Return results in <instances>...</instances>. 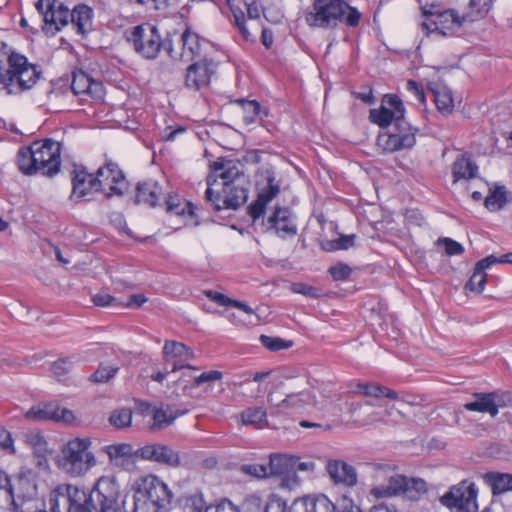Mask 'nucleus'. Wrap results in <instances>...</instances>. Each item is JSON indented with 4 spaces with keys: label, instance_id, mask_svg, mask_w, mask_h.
<instances>
[{
    "label": "nucleus",
    "instance_id": "4",
    "mask_svg": "<svg viewBox=\"0 0 512 512\" xmlns=\"http://www.w3.org/2000/svg\"><path fill=\"white\" fill-rule=\"evenodd\" d=\"M360 18L359 11L345 0H315L313 12L307 15L306 20L311 26L334 28L340 23L355 27Z\"/></svg>",
    "mask_w": 512,
    "mask_h": 512
},
{
    "label": "nucleus",
    "instance_id": "38",
    "mask_svg": "<svg viewBox=\"0 0 512 512\" xmlns=\"http://www.w3.org/2000/svg\"><path fill=\"white\" fill-rule=\"evenodd\" d=\"M181 58L190 60L199 56L202 51V42L198 34L187 29L181 36Z\"/></svg>",
    "mask_w": 512,
    "mask_h": 512
},
{
    "label": "nucleus",
    "instance_id": "58",
    "mask_svg": "<svg viewBox=\"0 0 512 512\" xmlns=\"http://www.w3.org/2000/svg\"><path fill=\"white\" fill-rule=\"evenodd\" d=\"M316 464L313 461H301L298 456L291 455V469L305 473H314Z\"/></svg>",
    "mask_w": 512,
    "mask_h": 512
},
{
    "label": "nucleus",
    "instance_id": "39",
    "mask_svg": "<svg viewBox=\"0 0 512 512\" xmlns=\"http://www.w3.org/2000/svg\"><path fill=\"white\" fill-rule=\"evenodd\" d=\"M430 90L438 110L444 114L450 113L454 107L451 90L441 84H435Z\"/></svg>",
    "mask_w": 512,
    "mask_h": 512
},
{
    "label": "nucleus",
    "instance_id": "42",
    "mask_svg": "<svg viewBox=\"0 0 512 512\" xmlns=\"http://www.w3.org/2000/svg\"><path fill=\"white\" fill-rule=\"evenodd\" d=\"M242 424L262 429L268 425L267 413L262 407L247 408L241 413Z\"/></svg>",
    "mask_w": 512,
    "mask_h": 512
},
{
    "label": "nucleus",
    "instance_id": "40",
    "mask_svg": "<svg viewBox=\"0 0 512 512\" xmlns=\"http://www.w3.org/2000/svg\"><path fill=\"white\" fill-rule=\"evenodd\" d=\"M269 477H280L291 469V454L274 453L267 463Z\"/></svg>",
    "mask_w": 512,
    "mask_h": 512
},
{
    "label": "nucleus",
    "instance_id": "47",
    "mask_svg": "<svg viewBox=\"0 0 512 512\" xmlns=\"http://www.w3.org/2000/svg\"><path fill=\"white\" fill-rule=\"evenodd\" d=\"M355 235H343L335 240H326L322 242V248L326 251L346 250L354 246Z\"/></svg>",
    "mask_w": 512,
    "mask_h": 512
},
{
    "label": "nucleus",
    "instance_id": "64",
    "mask_svg": "<svg viewBox=\"0 0 512 512\" xmlns=\"http://www.w3.org/2000/svg\"><path fill=\"white\" fill-rule=\"evenodd\" d=\"M71 363L68 359H59L52 364V372L55 376H64L70 369Z\"/></svg>",
    "mask_w": 512,
    "mask_h": 512
},
{
    "label": "nucleus",
    "instance_id": "32",
    "mask_svg": "<svg viewBox=\"0 0 512 512\" xmlns=\"http://www.w3.org/2000/svg\"><path fill=\"white\" fill-rule=\"evenodd\" d=\"M351 389L353 393L364 395L367 397H386L390 399H398V394L396 391L376 383L356 382L354 385H352Z\"/></svg>",
    "mask_w": 512,
    "mask_h": 512
},
{
    "label": "nucleus",
    "instance_id": "63",
    "mask_svg": "<svg viewBox=\"0 0 512 512\" xmlns=\"http://www.w3.org/2000/svg\"><path fill=\"white\" fill-rule=\"evenodd\" d=\"M261 342L270 350H281L289 347V345H287L281 338H273L263 335L261 336Z\"/></svg>",
    "mask_w": 512,
    "mask_h": 512
},
{
    "label": "nucleus",
    "instance_id": "31",
    "mask_svg": "<svg viewBox=\"0 0 512 512\" xmlns=\"http://www.w3.org/2000/svg\"><path fill=\"white\" fill-rule=\"evenodd\" d=\"M163 195V189L158 182L147 180L137 186L136 201L139 204H145L154 207Z\"/></svg>",
    "mask_w": 512,
    "mask_h": 512
},
{
    "label": "nucleus",
    "instance_id": "17",
    "mask_svg": "<svg viewBox=\"0 0 512 512\" xmlns=\"http://www.w3.org/2000/svg\"><path fill=\"white\" fill-rule=\"evenodd\" d=\"M87 500L85 491L72 484H60L50 494V512H69L72 506Z\"/></svg>",
    "mask_w": 512,
    "mask_h": 512
},
{
    "label": "nucleus",
    "instance_id": "28",
    "mask_svg": "<svg viewBox=\"0 0 512 512\" xmlns=\"http://www.w3.org/2000/svg\"><path fill=\"white\" fill-rule=\"evenodd\" d=\"M506 397L499 393H478L473 401L464 405L469 411L488 413L492 417L498 414L500 407L506 404Z\"/></svg>",
    "mask_w": 512,
    "mask_h": 512
},
{
    "label": "nucleus",
    "instance_id": "23",
    "mask_svg": "<svg viewBox=\"0 0 512 512\" xmlns=\"http://www.w3.org/2000/svg\"><path fill=\"white\" fill-rule=\"evenodd\" d=\"M23 442L32 451L35 466L43 471L49 470L50 449L44 434L39 430L28 431L23 434Z\"/></svg>",
    "mask_w": 512,
    "mask_h": 512
},
{
    "label": "nucleus",
    "instance_id": "10",
    "mask_svg": "<svg viewBox=\"0 0 512 512\" xmlns=\"http://www.w3.org/2000/svg\"><path fill=\"white\" fill-rule=\"evenodd\" d=\"M128 40L133 44L135 51L147 59L155 58L162 46L158 29L149 23L133 27Z\"/></svg>",
    "mask_w": 512,
    "mask_h": 512
},
{
    "label": "nucleus",
    "instance_id": "7",
    "mask_svg": "<svg viewBox=\"0 0 512 512\" xmlns=\"http://www.w3.org/2000/svg\"><path fill=\"white\" fill-rule=\"evenodd\" d=\"M478 489L475 483L464 480L452 486L440 497V503L450 512H477Z\"/></svg>",
    "mask_w": 512,
    "mask_h": 512
},
{
    "label": "nucleus",
    "instance_id": "60",
    "mask_svg": "<svg viewBox=\"0 0 512 512\" xmlns=\"http://www.w3.org/2000/svg\"><path fill=\"white\" fill-rule=\"evenodd\" d=\"M329 272L334 280L342 281L349 278L351 268L343 263H338L329 269Z\"/></svg>",
    "mask_w": 512,
    "mask_h": 512
},
{
    "label": "nucleus",
    "instance_id": "30",
    "mask_svg": "<svg viewBox=\"0 0 512 512\" xmlns=\"http://www.w3.org/2000/svg\"><path fill=\"white\" fill-rule=\"evenodd\" d=\"M94 191H98L94 175L84 169L76 170L73 177L71 198L81 200Z\"/></svg>",
    "mask_w": 512,
    "mask_h": 512
},
{
    "label": "nucleus",
    "instance_id": "3",
    "mask_svg": "<svg viewBox=\"0 0 512 512\" xmlns=\"http://www.w3.org/2000/svg\"><path fill=\"white\" fill-rule=\"evenodd\" d=\"M90 437H72L59 447L54 458L57 469L69 478H83L96 465L97 458L91 450Z\"/></svg>",
    "mask_w": 512,
    "mask_h": 512
},
{
    "label": "nucleus",
    "instance_id": "41",
    "mask_svg": "<svg viewBox=\"0 0 512 512\" xmlns=\"http://www.w3.org/2000/svg\"><path fill=\"white\" fill-rule=\"evenodd\" d=\"M312 404V397L308 392L289 394L276 405L277 411L282 412L289 409H301L306 405Z\"/></svg>",
    "mask_w": 512,
    "mask_h": 512
},
{
    "label": "nucleus",
    "instance_id": "45",
    "mask_svg": "<svg viewBox=\"0 0 512 512\" xmlns=\"http://www.w3.org/2000/svg\"><path fill=\"white\" fill-rule=\"evenodd\" d=\"M507 202V194L504 186H493L485 198L484 204L489 211L500 210Z\"/></svg>",
    "mask_w": 512,
    "mask_h": 512
},
{
    "label": "nucleus",
    "instance_id": "13",
    "mask_svg": "<svg viewBox=\"0 0 512 512\" xmlns=\"http://www.w3.org/2000/svg\"><path fill=\"white\" fill-rule=\"evenodd\" d=\"M416 143L415 130L405 121L397 123L393 131L381 133L377 138L378 147L385 153L409 149Z\"/></svg>",
    "mask_w": 512,
    "mask_h": 512
},
{
    "label": "nucleus",
    "instance_id": "21",
    "mask_svg": "<svg viewBox=\"0 0 512 512\" xmlns=\"http://www.w3.org/2000/svg\"><path fill=\"white\" fill-rule=\"evenodd\" d=\"M263 225L267 232L274 233L281 238H290L297 233L296 224L290 211L286 208H275Z\"/></svg>",
    "mask_w": 512,
    "mask_h": 512
},
{
    "label": "nucleus",
    "instance_id": "48",
    "mask_svg": "<svg viewBox=\"0 0 512 512\" xmlns=\"http://www.w3.org/2000/svg\"><path fill=\"white\" fill-rule=\"evenodd\" d=\"M134 500V508L133 512H168L169 508L155 503L152 500H148L147 498H139L133 496Z\"/></svg>",
    "mask_w": 512,
    "mask_h": 512
},
{
    "label": "nucleus",
    "instance_id": "62",
    "mask_svg": "<svg viewBox=\"0 0 512 512\" xmlns=\"http://www.w3.org/2000/svg\"><path fill=\"white\" fill-rule=\"evenodd\" d=\"M204 512H240L238 507L229 500H223L216 505H210Z\"/></svg>",
    "mask_w": 512,
    "mask_h": 512
},
{
    "label": "nucleus",
    "instance_id": "55",
    "mask_svg": "<svg viewBox=\"0 0 512 512\" xmlns=\"http://www.w3.org/2000/svg\"><path fill=\"white\" fill-rule=\"evenodd\" d=\"M437 245L443 246L445 253L449 256L461 255L464 252V247L451 238H440Z\"/></svg>",
    "mask_w": 512,
    "mask_h": 512
},
{
    "label": "nucleus",
    "instance_id": "14",
    "mask_svg": "<svg viewBox=\"0 0 512 512\" xmlns=\"http://www.w3.org/2000/svg\"><path fill=\"white\" fill-rule=\"evenodd\" d=\"M35 7L43 16L46 33L53 35L70 22V10L57 0H38Z\"/></svg>",
    "mask_w": 512,
    "mask_h": 512
},
{
    "label": "nucleus",
    "instance_id": "43",
    "mask_svg": "<svg viewBox=\"0 0 512 512\" xmlns=\"http://www.w3.org/2000/svg\"><path fill=\"white\" fill-rule=\"evenodd\" d=\"M238 102L242 106L243 121L247 125L255 123L262 114L268 116V111L262 109L261 105L255 100L241 99Z\"/></svg>",
    "mask_w": 512,
    "mask_h": 512
},
{
    "label": "nucleus",
    "instance_id": "52",
    "mask_svg": "<svg viewBox=\"0 0 512 512\" xmlns=\"http://www.w3.org/2000/svg\"><path fill=\"white\" fill-rule=\"evenodd\" d=\"M486 284V273L482 270H478L475 266L474 272L470 277L468 283L466 284V289L470 291H474L477 293H481Z\"/></svg>",
    "mask_w": 512,
    "mask_h": 512
},
{
    "label": "nucleus",
    "instance_id": "46",
    "mask_svg": "<svg viewBox=\"0 0 512 512\" xmlns=\"http://www.w3.org/2000/svg\"><path fill=\"white\" fill-rule=\"evenodd\" d=\"M176 418V415L169 408H154L152 411V419L154 428H163L170 425Z\"/></svg>",
    "mask_w": 512,
    "mask_h": 512
},
{
    "label": "nucleus",
    "instance_id": "25",
    "mask_svg": "<svg viewBox=\"0 0 512 512\" xmlns=\"http://www.w3.org/2000/svg\"><path fill=\"white\" fill-rule=\"evenodd\" d=\"M325 469L334 484L354 487L358 482L356 469L340 459H328Z\"/></svg>",
    "mask_w": 512,
    "mask_h": 512
},
{
    "label": "nucleus",
    "instance_id": "16",
    "mask_svg": "<svg viewBox=\"0 0 512 512\" xmlns=\"http://www.w3.org/2000/svg\"><path fill=\"white\" fill-rule=\"evenodd\" d=\"M405 108L403 102L397 95L387 94L383 97L379 108L371 109L369 119L372 123L385 128L392 122H403Z\"/></svg>",
    "mask_w": 512,
    "mask_h": 512
},
{
    "label": "nucleus",
    "instance_id": "54",
    "mask_svg": "<svg viewBox=\"0 0 512 512\" xmlns=\"http://www.w3.org/2000/svg\"><path fill=\"white\" fill-rule=\"evenodd\" d=\"M301 483V478L293 469H290L287 473L280 476V486L282 488L295 490L301 485Z\"/></svg>",
    "mask_w": 512,
    "mask_h": 512
},
{
    "label": "nucleus",
    "instance_id": "12",
    "mask_svg": "<svg viewBox=\"0 0 512 512\" xmlns=\"http://www.w3.org/2000/svg\"><path fill=\"white\" fill-rule=\"evenodd\" d=\"M24 417L30 421H53L65 425L77 423L74 412L68 408L61 407L56 402H42L33 405L24 413Z\"/></svg>",
    "mask_w": 512,
    "mask_h": 512
},
{
    "label": "nucleus",
    "instance_id": "11",
    "mask_svg": "<svg viewBox=\"0 0 512 512\" xmlns=\"http://www.w3.org/2000/svg\"><path fill=\"white\" fill-rule=\"evenodd\" d=\"M132 490L135 497L147 498L168 508L170 506L172 493L168 486L155 475H146L137 479L132 486Z\"/></svg>",
    "mask_w": 512,
    "mask_h": 512
},
{
    "label": "nucleus",
    "instance_id": "29",
    "mask_svg": "<svg viewBox=\"0 0 512 512\" xmlns=\"http://www.w3.org/2000/svg\"><path fill=\"white\" fill-rule=\"evenodd\" d=\"M242 510L243 512H285V503L275 495L263 500L259 495L253 494L245 498Z\"/></svg>",
    "mask_w": 512,
    "mask_h": 512
},
{
    "label": "nucleus",
    "instance_id": "18",
    "mask_svg": "<svg viewBox=\"0 0 512 512\" xmlns=\"http://www.w3.org/2000/svg\"><path fill=\"white\" fill-rule=\"evenodd\" d=\"M233 15L234 25L237 27L242 37L245 40H251V33L245 26L244 9L247 11L250 19H257L260 17L261 12L267 18L266 13L262 7L258 5L257 0H226Z\"/></svg>",
    "mask_w": 512,
    "mask_h": 512
},
{
    "label": "nucleus",
    "instance_id": "57",
    "mask_svg": "<svg viewBox=\"0 0 512 512\" xmlns=\"http://www.w3.org/2000/svg\"><path fill=\"white\" fill-rule=\"evenodd\" d=\"M241 470L248 475L257 478H269L267 464H246L243 465Z\"/></svg>",
    "mask_w": 512,
    "mask_h": 512
},
{
    "label": "nucleus",
    "instance_id": "61",
    "mask_svg": "<svg viewBox=\"0 0 512 512\" xmlns=\"http://www.w3.org/2000/svg\"><path fill=\"white\" fill-rule=\"evenodd\" d=\"M291 290L294 293L302 294L311 298H317L319 296V290L305 283H294L291 285Z\"/></svg>",
    "mask_w": 512,
    "mask_h": 512
},
{
    "label": "nucleus",
    "instance_id": "56",
    "mask_svg": "<svg viewBox=\"0 0 512 512\" xmlns=\"http://www.w3.org/2000/svg\"><path fill=\"white\" fill-rule=\"evenodd\" d=\"M92 301H93V303L96 306H100V307H106V306L119 307V306H122V302L120 300H118L115 297H112L111 295H109V294H107L105 292H100V293L95 294L92 297Z\"/></svg>",
    "mask_w": 512,
    "mask_h": 512
},
{
    "label": "nucleus",
    "instance_id": "33",
    "mask_svg": "<svg viewBox=\"0 0 512 512\" xmlns=\"http://www.w3.org/2000/svg\"><path fill=\"white\" fill-rule=\"evenodd\" d=\"M93 11L87 5H78L70 12V23L77 33L84 34L91 29Z\"/></svg>",
    "mask_w": 512,
    "mask_h": 512
},
{
    "label": "nucleus",
    "instance_id": "22",
    "mask_svg": "<svg viewBox=\"0 0 512 512\" xmlns=\"http://www.w3.org/2000/svg\"><path fill=\"white\" fill-rule=\"evenodd\" d=\"M216 67L213 61L206 58L191 64L186 71V86L193 90L207 87L216 71Z\"/></svg>",
    "mask_w": 512,
    "mask_h": 512
},
{
    "label": "nucleus",
    "instance_id": "1",
    "mask_svg": "<svg viewBox=\"0 0 512 512\" xmlns=\"http://www.w3.org/2000/svg\"><path fill=\"white\" fill-rule=\"evenodd\" d=\"M212 173L207 177L205 197L215 210L233 209L242 206L248 198V179L239 162L218 159L211 165Z\"/></svg>",
    "mask_w": 512,
    "mask_h": 512
},
{
    "label": "nucleus",
    "instance_id": "59",
    "mask_svg": "<svg viewBox=\"0 0 512 512\" xmlns=\"http://www.w3.org/2000/svg\"><path fill=\"white\" fill-rule=\"evenodd\" d=\"M205 503L201 497L192 496L184 500L183 512H204Z\"/></svg>",
    "mask_w": 512,
    "mask_h": 512
},
{
    "label": "nucleus",
    "instance_id": "26",
    "mask_svg": "<svg viewBox=\"0 0 512 512\" xmlns=\"http://www.w3.org/2000/svg\"><path fill=\"white\" fill-rule=\"evenodd\" d=\"M38 495L37 477L30 468H21L13 483V498L34 500Z\"/></svg>",
    "mask_w": 512,
    "mask_h": 512
},
{
    "label": "nucleus",
    "instance_id": "34",
    "mask_svg": "<svg viewBox=\"0 0 512 512\" xmlns=\"http://www.w3.org/2000/svg\"><path fill=\"white\" fill-rule=\"evenodd\" d=\"M15 505L11 478L5 471L0 470V512H15Z\"/></svg>",
    "mask_w": 512,
    "mask_h": 512
},
{
    "label": "nucleus",
    "instance_id": "9",
    "mask_svg": "<svg viewBox=\"0 0 512 512\" xmlns=\"http://www.w3.org/2000/svg\"><path fill=\"white\" fill-rule=\"evenodd\" d=\"M373 478L376 481L387 478V483L374 485L370 495L380 499L402 495L406 485V476L395 473V467L389 464H374Z\"/></svg>",
    "mask_w": 512,
    "mask_h": 512
},
{
    "label": "nucleus",
    "instance_id": "15",
    "mask_svg": "<svg viewBox=\"0 0 512 512\" xmlns=\"http://www.w3.org/2000/svg\"><path fill=\"white\" fill-rule=\"evenodd\" d=\"M94 177L97 190L107 197L120 196L127 189V181L122 171L114 163H107L100 167Z\"/></svg>",
    "mask_w": 512,
    "mask_h": 512
},
{
    "label": "nucleus",
    "instance_id": "19",
    "mask_svg": "<svg viewBox=\"0 0 512 512\" xmlns=\"http://www.w3.org/2000/svg\"><path fill=\"white\" fill-rule=\"evenodd\" d=\"M162 355L166 364H172V373L186 368L195 370L194 367L189 365V361L194 358V352L181 342L166 341L163 346Z\"/></svg>",
    "mask_w": 512,
    "mask_h": 512
},
{
    "label": "nucleus",
    "instance_id": "37",
    "mask_svg": "<svg viewBox=\"0 0 512 512\" xmlns=\"http://www.w3.org/2000/svg\"><path fill=\"white\" fill-rule=\"evenodd\" d=\"M485 483L491 487L493 494H503L512 491V474L488 472L484 474Z\"/></svg>",
    "mask_w": 512,
    "mask_h": 512
},
{
    "label": "nucleus",
    "instance_id": "2",
    "mask_svg": "<svg viewBox=\"0 0 512 512\" xmlns=\"http://www.w3.org/2000/svg\"><path fill=\"white\" fill-rule=\"evenodd\" d=\"M17 165L25 175L41 174L53 177L61 168V144L52 139L36 141L19 149Z\"/></svg>",
    "mask_w": 512,
    "mask_h": 512
},
{
    "label": "nucleus",
    "instance_id": "44",
    "mask_svg": "<svg viewBox=\"0 0 512 512\" xmlns=\"http://www.w3.org/2000/svg\"><path fill=\"white\" fill-rule=\"evenodd\" d=\"M428 491L427 483L420 478H407L402 495L412 501L419 500Z\"/></svg>",
    "mask_w": 512,
    "mask_h": 512
},
{
    "label": "nucleus",
    "instance_id": "36",
    "mask_svg": "<svg viewBox=\"0 0 512 512\" xmlns=\"http://www.w3.org/2000/svg\"><path fill=\"white\" fill-rule=\"evenodd\" d=\"M477 173L478 166L469 157L461 155L453 163L452 175L454 182L472 179L476 177Z\"/></svg>",
    "mask_w": 512,
    "mask_h": 512
},
{
    "label": "nucleus",
    "instance_id": "49",
    "mask_svg": "<svg viewBox=\"0 0 512 512\" xmlns=\"http://www.w3.org/2000/svg\"><path fill=\"white\" fill-rule=\"evenodd\" d=\"M183 377H188L189 380L192 382V386L196 387L204 383L219 381L223 378V374L218 370H210L207 372H203L198 376H193L190 373H184Z\"/></svg>",
    "mask_w": 512,
    "mask_h": 512
},
{
    "label": "nucleus",
    "instance_id": "20",
    "mask_svg": "<svg viewBox=\"0 0 512 512\" xmlns=\"http://www.w3.org/2000/svg\"><path fill=\"white\" fill-rule=\"evenodd\" d=\"M139 459L152 461L170 467L180 465V456L173 448L160 444L150 443L138 448Z\"/></svg>",
    "mask_w": 512,
    "mask_h": 512
},
{
    "label": "nucleus",
    "instance_id": "8",
    "mask_svg": "<svg viewBox=\"0 0 512 512\" xmlns=\"http://www.w3.org/2000/svg\"><path fill=\"white\" fill-rule=\"evenodd\" d=\"M120 486L115 476H101L90 493L97 512H117Z\"/></svg>",
    "mask_w": 512,
    "mask_h": 512
},
{
    "label": "nucleus",
    "instance_id": "27",
    "mask_svg": "<svg viewBox=\"0 0 512 512\" xmlns=\"http://www.w3.org/2000/svg\"><path fill=\"white\" fill-rule=\"evenodd\" d=\"M72 90L76 95L102 100L105 94L102 82L93 79L83 71L73 73Z\"/></svg>",
    "mask_w": 512,
    "mask_h": 512
},
{
    "label": "nucleus",
    "instance_id": "35",
    "mask_svg": "<svg viewBox=\"0 0 512 512\" xmlns=\"http://www.w3.org/2000/svg\"><path fill=\"white\" fill-rule=\"evenodd\" d=\"M278 192V186L272 184L261 190L256 201L249 207V214L254 222L263 215L267 204L276 197Z\"/></svg>",
    "mask_w": 512,
    "mask_h": 512
},
{
    "label": "nucleus",
    "instance_id": "50",
    "mask_svg": "<svg viewBox=\"0 0 512 512\" xmlns=\"http://www.w3.org/2000/svg\"><path fill=\"white\" fill-rule=\"evenodd\" d=\"M118 371V367L110 364H101L98 369L90 376L94 383H106L112 379Z\"/></svg>",
    "mask_w": 512,
    "mask_h": 512
},
{
    "label": "nucleus",
    "instance_id": "53",
    "mask_svg": "<svg viewBox=\"0 0 512 512\" xmlns=\"http://www.w3.org/2000/svg\"><path fill=\"white\" fill-rule=\"evenodd\" d=\"M0 449L9 455L17 454L14 438L3 425H0Z\"/></svg>",
    "mask_w": 512,
    "mask_h": 512
},
{
    "label": "nucleus",
    "instance_id": "24",
    "mask_svg": "<svg viewBox=\"0 0 512 512\" xmlns=\"http://www.w3.org/2000/svg\"><path fill=\"white\" fill-rule=\"evenodd\" d=\"M102 451L108 456L109 462L118 468L128 470L139 459L138 448L129 443H114L106 445Z\"/></svg>",
    "mask_w": 512,
    "mask_h": 512
},
{
    "label": "nucleus",
    "instance_id": "5",
    "mask_svg": "<svg viewBox=\"0 0 512 512\" xmlns=\"http://www.w3.org/2000/svg\"><path fill=\"white\" fill-rule=\"evenodd\" d=\"M8 69L2 70L0 91L7 94H19L35 85L39 78L36 67L28 63L26 57L11 53L8 58Z\"/></svg>",
    "mask_w": 512,
    "mask_h": 512
},
{
    "label": "nucleus",
    "instance_id": "6",
    "mask_svg": "<svg viewBox=\"0 0 512 512\" xmlns=\"http://www.w3.org/2000/svg\"><path fill=\"white\" fill-rule=\"evenodd\" d=\"M426 20L421 24L426 34L436 33L441 36H453L459 32L464 18L455 10H441L437 5L425 6L422 8Z\"/></svg>",
    "mask_w": 512,
    "mask_h": 512
},
{
    "label": "nucleus",
    "instance_id": "51",
    "mask_svg": "<svg viewBox=\"0 0 512 512\" xmlns=\"http://www.w3.org/2000/svg\"><path fill=\"white\" fill-rule=\"evenodd\" d=\"M132 413L129 409H119L115 410L110 418V423L116 428H125L131 424Z\"/></svg>",
    "mask_w": 512,
    "mask_h": 512
}]
</instances>
